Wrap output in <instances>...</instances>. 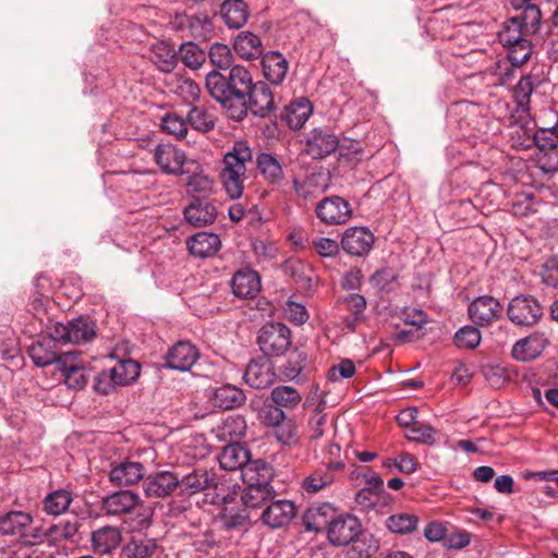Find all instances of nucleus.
<instances>
[{
    "label": "nucleus",
    "mask_w": 558,
    "mask_h": 558,
    "mask_svg": "<svg viewBox=\"0 0 558 558\" xmlns=\"http://www.w3.org/2000/svg\"><path fill=\"white\" fill-rule=\"evenodd\" d=\"M507 315L514 325L531 327L537 324L543 316V308L535 298L518 295L509 302Z\"/></svg>",
    "instance_id": "obj_8"
},
{
    "label": "nucleus",
    "mask_w": 558,
    "mask_h": 558,
    "mask_svg": "<svg viewBox=\"0 0 558 558\" xmlns=\"http://www.w3.org/2000/svg\"><path fill=\"white\" fill-rule=\"evenodd\" d=\"M109 372L118 386H126L140 376V365L133 360H121Z\"/></svg>",
    "instance_id": "obj_43"
},
{
    "label": "nucleus",
    "mask_w": 558,
    "mask_h": 558,
    "mask_svg": "<svg viewBox=\"0 0 558 558\" xmlns=\"http://www.w3.org/2000/svg\"><path fill=\"white\" fill-rule=\"evenodd\" d=\"M262 68L264 76L272 84H280L288 72V61L277 51H269L263 56Z\"/></svg>",
    "instance_id": "obj_30"
},
{
    "label": "nucleus",
    "mask_w": 558,
    "mask_h": 558,
    "mask_svg": "<svg viewBox=\"0 0 558 558\" xmlns=\"http://www.w3.org/2000/svg\"><path fill=\"white\" fill-rule=\"evenodd\" d=\"M383 497L384 495L379 493L362 488L356 493L355 501L362 510H371L380 502Z\"/></svg>",
    "instance_id": "obj_63"
},
{
    "label": "nucleus",
    "mask_w": 558,
    "mask_h": 558,
    "mask_svg": "<svg viewBox=\"0 0 558 558\" xmlns=\"http://www.w3.org/2000/svg\"><path fill=\"white\" fill-rule=\"evenodd\" d=\"M208 56L211 63L219 69H228L233 60L230 48L220 43L211 45Z\"/></svg>",
    "instance_id": "obj_57"
},
{
    "label": "nucleus",
    "mask_w": 558,
    "mask_h": 558,
    "mask_svg": "<svg viewBox=\"0 0 558 558\" xmlns=\"http://www.w3.org/2000/svg\"><path fill=\"white\" fill-rule=\"evenodd\" d=\"M169 92L182 98L185 102L195 101L201 94L199 86L189 77L173 75L167 81Z\"/></svg>",
    "instance_id": "obj_38"
},
{
    "label": "nucleus",
    "mask_w": 558,
    "mask_h": 558,
    "mask_svg": "<svg viewBox=\"0 0 558 558\" xmlns=\"http://www.w3.org/2000/svg\"><path fill=\"white\" fill-rule=\"evenodd\" d=\"M46 332L54 341L74 344L88 342L96 335L94 324L85 318L71 320L66 325L49 320Z\"/></svg>",
    "instance_id": "obj_6"
},
{
    "label": "nucleus",
    "mask_w": 558,
    "mask_h": 558,
    "mask_svg": "<svg viewBox=\"0 0 558 558\" xmlns=\"http://www.w3.org/2000/svg\"><path fill=\"white\" fill-rule=\"evenodd\" d=\"M542 13L538 7H526L524 12L510 17L498 33L499 43L508 48L507 58L512 65L521 66L532 56L529 36L536 33Z\"/></svg>",
    "instance_id": "obj_2"
},
{
    "label": "nucleus",
    "mask_w": 558,
    "mask_h": 558,
    "mask_svg": "<svg viewBox=\"0 0 558 558\" xmlns=\"http://www.w3.org/2000/svg\"><path fill=\"white\" fill-rule=\"evenodd\" d=\"M275 378V373L271 371L268 362L252 361L246 366L244 379L247 385L255 389H263L268 387Z\"/></svg>",
    "instance_id": "obj_31"
},
{
    "label": "nucleus",
    "mask_w": 558,
    "mask_h": 558,
    "mask_svg": "<svg viewBox=\"0 0 558 558\" xmlns=\"http://www.w3.org/2000/svg\"><path fill=\"white\" fill-rule=\"evenodd\" d=\"M256 167L263 180L269 185H279L284 179V172L279 159L268 153L256 157Z\"/></svg>",
    "instance_id": "obj_29"
},
{
    "label": "nucleus",
    "mask_w": 558,
    "mask_h": 558,
    "mask_svg": "<svg viewBox=\"0 0 558 558\" xmlns=\"http://www.w3.org/2000/svg\"><path fill=\"white\" fill-rule=\"evenodd\" d=\"M122 541L121 531L117 526L105 525L92 533L90 542L94 553L108 555L117 549Z\"/></svg>",
    "instance_id": "obj_24"
},
{
    "label": "nucleus",
    "mask_w": 558,
    "mask_h": 558,
    "mask_svg": "<svg viewBox=\"0 0 558 558\" xmlns=\"http://www.w3.org/2000/svg\"><path fill=\"white\" fill-rule=\"evenodd\" d=\"M48 338L49 339L44 341L34 342L28 349V354L33 362L39 367L56 364V367L58 368V360L60 359L62 353L59 354L53 349L52 342L56 341L52 340L49 336Z\"/></svg>",
    "instance_id": "obj_34"
},
{
    "label": "nucleus",
    "mask_w": 558,
    "mask_h": 558,
    "mask_svg": "<svg viewBox=\"0 0 558 558\" xmlns=\"http://www.w3.org/2000/svg\"><path fill=\"white\" fill-rule=\"evenodd\" d=\"M417 517L409 513H399L390 515L387 520L388 529L398 534H408L417 526Z\"/></svg>",
    "instance_id": "obj_53"
},
{
    "label": "nucleus",
    "mask_w": 558,
    "mask_h": 558,
    "mask_svg": "<svg viewBox=\"0 0 558 558\" xmlns=\"http://www.w3.org/2000/svg\"><path fill=\"white\" fill-rule=\"evenodd\" d=\"M502 305L490 295L476 298L469 305V316L478 326H489L502 315Z\"/></svg>",
    "instance_id": "obj_11"
},
{
    "label": "nucleus",
    "mask_w": 558,
    "mask_h": 558,
    "mask_svg": "<svg viewBox=\"0 0 558 558\" xmlns=\"http://www.w3.org/2000/svg\"><path fill=\"white\" fill-rule=\"evenodd\" d=\"M157 549V543L153 538L132 539L123 548L126 558H149Z\"/></svg>",
    "instance_id": "obj_47"
},
{
    "label": "nucleus",
    "mask_w": 558,
    "mask_h": 558,
    "mask_svg": "<svg viewBox=\"0 0 558 558\" xmlns=\"http://www.w3.org/2000/svg\"><path fill=\"white\" fill-rule=\"evenodd\" d=\"M161 129L173 135L178 140H182L187 134L186 121L177 113H168L161 121Z\"/></svg>",
    "instance_id": "obj_55"
},
{
    "label": "nucleus",
    "mask_w": 558,
    "mask_h": 558,
    "mask_svg": "<svg viewBox=\"0 0 558 558\" xmlns=\"http://www.w3.org/2000/svg\"><path fill=\"white\" fill-rule=\"evenodd\" d=\"M231 287L234 295L241 299H252L260 291V280L256 271L240 269L233 275Z\"/></svg>",
    "instance_id": "obj_25"
},
{
    "label": "nucleus",
    "mask_w": 558,
    "mask_h": 558,
    "mask_svg": "<svg viewBox=\"0 0 558 558\" xmlns=\"http://www.w3.org/2000/svg\"><path fill=\"white\" fill-rule=\"evenodd\" d=\"M186 245L193 256L207 258L220 250L221 241L215 233L198 232L187 239Z\"/></svg>",
    "instance_id": "obj_26"
},
{
    "label": "nucleus",
    "mask_w": 558,
    "mask_h": 558,
    "mask_svg": "<svg viewBox=\"0 0 558 558\" xmlns=\"http://www.w3.org/2000/svg\"><path fill=\"white\" fill-rule=\"evenodd\" d=\"M549 341L544 333L534 332L518 340L512 347V357L519 362H530L537 359Z\"/></svg>",
    "instance_id": "obj_17"
},
{
    "label": "nucleus",
    "mask_w": 558,
    "mask_h": 558,
    "mask_svg": "<svg viewBox=\"0 0 558 558\" xmlns=\"http://www.w3.org/2000/svg\"><path fill=\"white\" fill-rule=\"evenodd\" d=\"M258 117H266L275 109L274 95L269 86L264 82L255 83L247 95V110Z\"/></svg>",
    "instance_id": "obj_20"
},
{
    "label": "nucleus",
    "mask_w": 558,
    "mask_h": 558,
    "mask_svg": "<svg viewBox=\"0 0 558 558\" xmlns=\"http://www.w3.org/2000/svg\"><path fill=\"white\" fill-rule=\"evenodd\" d=\"M246 430V422L241 415L228 416L220 426L221 437L230 441L242 437Z\"/></svg>",
    "instance_id": "obj_52"
},
{
    "label": "nucleus",
    "mask_w": 558,
    "mask_h": 558,
    "mask_svg": "<svg viewBox=\"0 0 558 558\" xmlns=\"http://www.w3.org/2000/svg\"><path fill=\"white\" fill-rule=\"evenodd\" d=\"M154 159L159 168L168 174L189 173L197 168L198 162L186 159L185 154L172 144H159L154 149Z\"/></svg>",
    "instance_id": "obj_7"
},
{
    "label": "nucleus",
    "mask_w": 558,
    "mask_h": 558,
    "mask_svg": "<svg viewBox=\"0 0 558 558\" xmlns=\"http://www.w3.org/2000/svg\"><path fill=\"white\" fill-rule=\"evenodd\" d=\"M150 59L154 64L162 72L170 73L178 63L175 50L165 41H157L150 47Z\"/></svg>",
    "instance_id": "obj_35"
},
{
    "label": "nucleus",
    "mask_w": 558,
    "mask_h": 558,
    "mask_svg": "<svg viewBox=\"0 0 558 558\" xmlns=\"http://www.w3.org/2000/svg\"><path fill=\"white\" fill-rule=\"evenodd\" d=\"M101 510L108 515L116 517L135 513L140 527L148 526L153 517V509L145 507L141 497L131 490H119L108 495L101 501Z\"/></svg>",
    "instance_id": "obj_5"
},
{
    "label": "nucleus",
    "mask_w": 558,
    "mask_h": 558,
    "mask_svg": "<svg viewBox=\"0 0 558 558\" xmlns=\"http://www.w3.org/2000/svg\"><path fill=\"white\" fill-rule=\"evenodd\" d=\"M272 402L279 408H295L302 400L301 393L291 386H277L270 393Z\"/></svg>",
    "instance_id": "obj_46"
},
{
    "label": "nucleus",
    "mask_w": 558,
    "mask_h": 558,
    "mask_svg": "<svg viewBox=\"0 0 558 558\" xmlns=\"http://www.w3.org/2000/svg\"><path fill=\"white\" fill-rule=\"evenodd\" d=\"M329 177L323 171L312 172L304 179L295 178L293 189L299 197L312 199L323 194L328 187Z\"/></svg>",
    "instance_id": "obj_19"
},
{
    "label": "nucleus",
    "mask_w": 558,
    "mask_h": 558,
    "mask_svg": "<svg viewBox=\"0 0 558 558\" xmlns=\"http://www.w3.org/2000/svg\"><path fill=\"white\" fill-rule=\"evenodd\" d=\"M71 502V494L68 490L59 489L44 499V510L48 514L59 515L68 510Z\"/></svg>",
    "instance_id": "obj_45"
},
{
    "label": "nucleus",
    "mask_w": 558,
    "mask_h": 558,
    "mask_svg": "<svg viewBox=\"0 0 558 558\" xmlns=\"http://www.w3.org/2000/svg\"><path fill=\"white\" fill-rule=\"evenodd\" d=\"M295 506L290 500L271 502L262 513L263 522L271 529L287 525L295 517Z\"/></svg>",
    "instance_id": "obj_23"
},
{
    "label": "nucleus",
    "mask_w": 558,
    "mask_h": 558,
    "mask_svg": "<svg viewBox=\"0 0 558 558\" xmlns=\"http://www.w3.org/2000/svg\"><path fill=\"white\" fill-rule=\"evenodd\" d=\"M25 530L24 538L22 541L23 545L35 546L48 542V527L34 525V522L32 521Z\"/></svg>",
    "instance_id": "obj_62"
},
{
    "label": "nucleus",
    "mask_w": 558,
    "mask_h": 558,
    "mask_svg": "<svg viewBox=\"0 0 558 558\" xmlns=\"http://www.w3.org/2000/svg\"><path fill=\"white\" fill-rule=\"evenodd\" d=\"M325 407L326 402L322 399L308 420L311 438H319L324 434L323 426L326 424Z\"/></svg>",
    "instance_id": "obj_61"
},
{
    "label": "nucleus",
    "mask_w": 558,
    "mask_h": 558,
    "mask_svg": "<svg viewBox=\"0 0 558 558\" xmlns=\"http://www.w3.org/2000/svg\"><path fill=\"white\" fill-rule=\"evenodd\" d=\"M335 515L336 509L330 504L313 505L305 511L303 522L306 530L320 532L330 526Z\"/></svg>",
    "instance_id": "obj_27"
},
{
    "label": "nucleus",
    "mask_w": 558,
    "mask_h": 558,
    "mask_svg": "<svg viewBox=\"0 0 558 558\" xmlns=\"http://www.w3.org/2000/svg\"><path fill=\"white\" fill-rule=\"evenodd\" d=\"M362 525L356 517L351 514L335 515L327 529L328 541L335 546H345L354 542L361 534Z\"/></svg>",
    "instance_id": "obj_10"
},
{
    "label": "nucleus",
    "mask_w": 558,
    "mask_h": 558,
    "mask_svg": "<svg viewBox=\"0 0 558 558\" xmlns=\"http://www.w3.org/2000/svg\"><path fill=\"white\" fill-rule=\"evenodd\" d=\"M247 519L248 515L246 514L245 510L235 509L229 504L223 507L221 521L226 529L231 530L241 526L246 522Z\"/></svg>",
    "instance_id": "obj_60"
},
{
    "label": "nucleus",
    "mask_w": 558,
    "mask_h": 558,
    "mask_svg": "<svg viewBox=\"0 0 558 558\" xmlns=\"http://www.w3.org/2000/svg\"><path fill=\"white\" fill-rule=\"evenodd\" d=\"M410 440L433 445L436 442V430L428 424L418 422L407 434Z\"/></svg>",
    "instance_id": "obj_58"
},
{
    "label": "nucleus",
    "mask_w": 558,
    "mask_h": 558,
    "mask_svg": "<svg viewBox=\"0 0 558 558\" xmlns=\"http://www.w3.org/2000/svg\"><path fill=\"white\" fill-rule=\"evenodd\" d=\"M145 466L137 461L125 460L113 465L109 472V481L114 486H132L144 482Z\"/></svg>",
    "instance_id": "obj_16"
},
{
    "label": "nucleus",
    "mask_w": 558,
    "mask_h": 558,
    "mask_svg": "<svg viewBox=\"0 0 558 558\" xmlns=\"http://www.w3.org/2000/svg\"><path fill=\"white\" fill-rule=\"evenodd\" d=\"M312 113L311 102L305 98H300L287 107L286 121L292 130L301 129Z\"/></svg>",
    "instance_id": "obj_40"
},
{
    "label": "nucleus",
    "mask_w": 558,
    "mask_h": 558,
    "mask_svg": "<svg viewBox=\"0 0 558 558\" xmlns=\"http://www.w3.org/2000/svg\"><path fill=\"white\" fill-rule=\"evenodd\" d=\"M533 93V82L531 76H523L513 89V98L518 106V111L527 112L530 108V97Z\"/></svg>",
    "instance_id": "obj_54"
},
{
    "label": "nucleus",
    "mask_w": 558,
    "mask_h": 558,
    "mask_svg": "<svg viewBox=\"0 0 558 558\" xmlns=\"http://www.w3.org/2000/svg\"><path fill=\"white\" fill-rule=\"evenodd\" d=\"M187 174H190L186 182L189 192L208 193L211 190L213 182L202 172L199 165L197 168H192Z\"/></svg>",
    "instance_id": "obj_56"
},
{
    "label": "nucleus",
    "mask_w": 558,
    "mask_h": 558,
    "mask_svg": "<svg viewBox=\"0 0 558 558\" xmlns=\"http://www.w3.org/2000/svg\"><path fill=\"white\" fill-rule=\"evenodd\" d=\"M335 482V475L329 470L317 469L302 481V488L307 494H317Z\"/></svg>",
    "instance_id": "obj_42"
},
{
    "label": "nucleus",
    "mask_w": 558,
    "mask_h": 558,
    "mask_svg": "<svg viewBox=\"0 0 558 558\" xmlns=\"http://www.w3.org/2000/svg\"><path fill=\"white\" fill-rule=\"evenodd\" d=\"M275 436L283 446H296L300 441L299 426L293 420L286 418L275 428Z\"/></svg>",
    "instance_id": "obj_51"
},
{
    "label": "nucleus",
    "mask_w": 558,
    "mask_h": 558,
    "mask_svg": "<svg viewBox=\"0 0 558 558\" xmlns=\"http://www.w3.org/2000/svg\"><path fill=\"white\" fill-rule=\"evenodd\" d=\"M374 243L373 233L366 228L353 227L345 230L341 244L342 248L351 254L361 256L367 253Z\"/></svg>",
    "instance_id": "obj_18"
},
{
    "label": "nucleus",
    "mask_w": 558,
    "mask_h": 558,
    "mask_svg": "<svg viewBox=\"0 0 558 558\" xmlns=\"http://www.w3.org/2000/svg\"><path fill=\"white\" fill-rule=\"evenodd\" d=\"M32 523V515L22 511H13L8 513L0 521V531L5 535L15 536L22 543L25 529Z\"/></svg>",
    "instance_id": "obj_37"
},
{
    "label": "nucleus",
    "mask_w": 558,
    "mask_h": 558,
    "mask_svg": "<svg viewBox=\"0 0 558 558\" xmlns=\"http://www.w3.org/2000/svg\"><path fill=\"white\" fill-rule=\"evenodd\" d=\"M252 158V149L244 141H236L232 148L225 154L220 178L226 192L231 198L236 199L243 195L246 163Z\"/></svg>",
    "instance_id": "obj_3"
},
{
    "label": "nucleus",
    "mask_w": 558,
    "mask_h": 558,
    "mask_svg": "<svg viewBox=\"0 0 558 558\" xmlns=\"http://www.w3.org/2000/svg\"><path fill=\"white\" fill-rule=\"evenodd\" d=\"M318 219L326 225H341L351 216L350 205L339 196L326 197L316 206Z\"/></svg>",
    "instance_id": "obj_14"
},
{
    "label": "nucleus",
    "mask_w": 558,
    "mask_h": 558,
    "mask_svg": "<svg viewBox=\"0 0 558 558\" xmlns=\"http://www.w3.org/2000/svg\"><path fill=\"white\" fill-rule=\"evenodd\" d=\"M255 83L250 71L242 65L230 69L223 76L217 71L208 73L206 87L209 94L228 111L229 117L241 121L247 114V95Z\"/></svg>",
    "instance_id": "obj_1"
},
{
    "label": "nucleus",
    "mask_w": 558,
    "mask_h": 558,
    "mask_svg": "<svg viewBox=\"0 0 558 558\" xmlns=\"http://www.w3.org/2000/svg\"><path fill=\"white\" fill-rule=\"evenodd\" d=\"M345 308L351 313V316L344 319L345 327L353 331L361 320V317L366 308V301L360 294H350L343 300Z\"/></svg>",
    "instance_id": "obj_48"
},
{
    "label": "nucleus",
    "mask_w": 558,
    "mask_h": 558,
    "mask_svg": "<svg viewBox=\"0 0 558 558\" xmlns=\"http://www.w3.org/2000/svg\"><path fill=\"white\" fill-rule=\"evenodd\" d=\"M81 523L74 521H61L48 526V543L57 544L62 541H71L77 534Z\"/></svg>",
    "instance_id": "obj_44"
},
{
    "label": "nucleus",
    "mask_w": 558,
    "mask_h": 558,
    "mask_svg": "<svg viewBox=\"0 0 558 558\" xmlns=\"http://www.w3.org/2000/svg\"><path fill=\"white\" fill-rule=\"evenodd\" d=\"M544 131L537 133L535 136L536 145L541 151H543V156L538 158V162L541 163V168L544 171H556L558 160L556 162H550L551 157L556 156L557 142Z\"/></svg>",
    "instance_id": "obj_39"
},
{
    "label": "nucleus",
    "mask_w": 558,
    "mask_h": 558,
    "mask_svg": "<svg viewBox=\"0 0 558 558\" xmlns=\"http://www.w3.org/2000/svg\"><path fill=\"white\" fill-rule=\"evenodd\" d=\"M210 401L216 408L231 410L240 407L245 401V396L238 387L223 385L214 390Z\"/></svg>",
    "instance_id": "obj_32"
},
{
    "label": "nucleus",
    "mask_w": 558,
    "mask_h": 558,
    "mask_svg": "<svg viewBox=\"0 0 558 558\" xmlns=\"http://www.w3.org/2000/svg\"><path fill=\"white\" fill-rule=\"evenodd\" d=\"M178 54L186 66L194 70L201 68L206 60V52L191 41L182 44Z\"/></svg>",
    "instance_id": "obj_50"
},
{
    "label": "nucleus",
    "mask_w": 558,
    "mask_h": 558,
    "mask_svg": "<svg viewBox=\"0 0 558 558\" xmlns=\"http://www.w3.org/2000/svg\"><path fill=\"white\" fill-rule=\"evenodd\" d=\"M454 341L460 348L474 349L481 342V333L477 328L466 326L457 331Z\"/></svg>",
    "instance_id": "obj_59"
},
{
    "label": "nucleus",
    "mask_w": 558,
    "mask_h": 558,
    "mask_svg": "<svg viewBox=\"0 0 558 558\" xmlns=\"http://www.w3.org/2000/svg\"><path fill=\"white\" fill-rule=\"evenodd\" d=\"M236 54L244 60L258 59L263 54L259 37L251 32H241L233 45Z\"/></svg>",
    "instance_id": "obj_33"
},
{
    "label": "nucleus",
    "mask_w": 558,
    "mask_h": 558,
    "mask_svg": "<svg viewBox=\"0 0 558 558\" xmlns=\"http://www.w3.org/2000/svg\"><path fill=\"white\" fill-rule=\"evenodd\" d=\"M64 384L71 389H83L87 384V374L74 352L62 353L58 368Z\"/></svg>",
    "instance_id": "obj_13"
},
{
    "label": "nucleus",
    "mask_w": 558,
    "mask_h": 558,
    "mask_svg": "<svg viewBox=\"0 0 558 558\" xmlns=\"http://www.w3.org/2000/svg\"><path fill=\"white\" fill-rule=\"evenodd\" d=\"M221 15L230 28L238 29L247 21V5L243 0H225L221 4Z\"/></svg>",
    "instance_id": "obj_36"
},
{
    "label": "nucleus",
    "mask_w": 558,
    "mask_h": 558,
    "mask_svg": "<svg viewBox=\"0 0 558 558\" xmlns=\"http://www.w3.org/2000/svg\"><path fill=\"white\" fill-rule=\"evenodd\" d=\"M539 275L545 284L556 288L558 284V259L556 257L547 259L542 266Z\"/></svg>",
    "instance_id": "obj_64"
},
{
    "label": "nucleus",
    "mask_w": 558,
    "mask_h": 558,
    "mask_svg": "<svg viewBox=\"0 0 558 558\" xmlns=\"http://www.w3.org/2000/svg\"><path fill=\"white\" fill-rule=\"evenodd\" d=\"M216 216L217 210L215 206L206 199L197 198L184 209L185 220L194 227H204L213 223Z\"/></svg>",
    "instance_id": "obj_28"
},
{
    "label": "nucleus",
    "mask_w": 558,
    "mask_h": 558,
    "mask_svg": "<svg viewBox=\"0 0 558 558\" xmlns=\"http://www.w3.org/2000/svg\"><path fill=\"white\" fill-rule=\"evenodd\" d=\"M187 122L192 129L202 133L215 128V118L204 107H192L187 113Z\"/></svg>",
    "instance_id": "obj_49"
},
{
    "label": "nucleus",
    "mask_w": 558,
    "mask_h": 558,
    "mask_svg": "<svg viewBox=\"0 0 558 558\" xmlns=\"http://www.w3.org/2000/svg\"><path fill=\"white\" fill-rule=\"evenodd\" d=\"M199 359L198 349L189 341H179L167 353V366L180 372L190 371Z\"/></svg>",
    "instance_id": "obj_15"
},
{
    "label": "nucleus",
    "mask_w": 558,
    "mask_h": 558,
    "mask_svg": "<svg viewBox=\"0 0 558 558\" xmlns=\"http://www.w3.org/2000/svg\"><path fill=\"white\" fill-rule=\"evenodd\" d=\"M250 451L238 442L230 444L223 448L219 456L220 466L225 470L234 471L247 466H260V461L248 463Z\"/></svg>",
    "instance_id": "obj_21"
},
{
    "label": "nucleus",
    "mask_w": 558,
    "mask_h": 558,
    "mask_svg": "<svg viewBox=\"0 0 558 558\" xmlns=\"http://www.w3.org/2000/svg\"><path fill=\"white\" fill-rule=\"evenodd\" d=\"M337 147L336 135L323 130H313L306 141L305 151L314 159H322L333 153Z\"/></svg>",
    "instance_id": "obj_22"
},
{
    "label": "nucleus",
    "mask_w": 558,
    "mask_h": 558,
    "mask_svg": "<svg viewBox=\"0 0 558 558\" xmlns=\"http://www.w3.org/2000/svg\"><path fill=\"white\" fill-rule=\"evenodd\" d=\"M257 343L266 355H282L291 344L290 330L283 324L265 325L258 332Z\"/></svg>",
    "instance_id": "obj_9"
},
{
    "label": "nucleus",
    "mask_w": 558,
    "mask_h": 558,
    "mask_svg": "<svg viewBox=\"0 0 558 558\" xmlns=\"http://www.w3.org/2000/svg\"><path fill=\"white\" fill-rule=\"evenodd\" d=\"M180 485L178 474L170 471L155 472L143 482V490L147 498H166L170 496Z\"/></svg>",
    "instance_id": "obj_12"
},
{
    "label": "nucleus",
    "mask_w": 558,
    "mask_h": 558,
    "mask_svg": "<svg viewBox=\"0 0 558 558\" xmlns=\"http://www.w3.org/2000/svg\"><path fill=\"white\" fill-rule=\"evenodd\" d=\"M213 484L214 477L206 470H195L180 478L179 487L189 494H196L209 488Z\"/></svg>",
    "instance_id": "obj_41"
},
{
    "label": "nucleus",
    "mask_w": 558,
    "mask_h": 558,
    "mask_svg": "<svg viewBox=\"0 0 558 558\" xmlns=\"http://www.w3.org/2000/svg\"><path fill=\"white\" fill-rule=\"evenodd\" d=\"M270 469L266 463L260 466L243 469V481L247 484L241 500L247 508H258L275 497V490L269 484Z\"/></svg>",
    "instance_id": "obj_4"
}]
</instances>
